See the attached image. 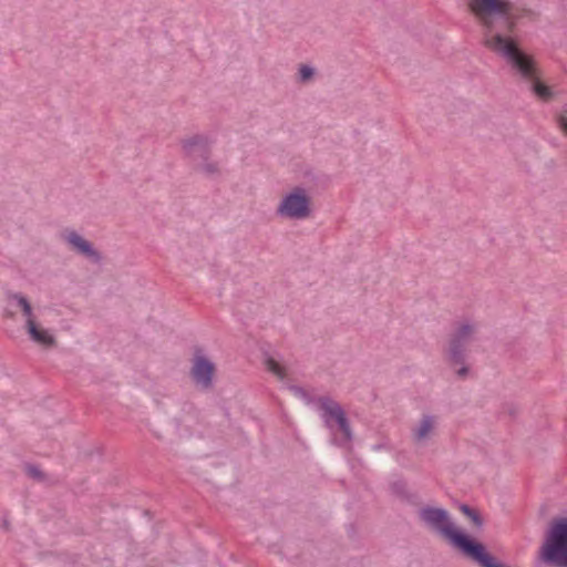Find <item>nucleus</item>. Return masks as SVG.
<instances>
[{
	"label": "nucleus",
	"mask_w": 567,
	"mask_h": 567,
	"mask_svg": "<svg viewBox=\"0 0 567 567\" xmlns=\"http://www.w3.org/2000/svg\"><path fill=\"white\" fill-rule=\"evenodd\" d=\"M290 390L298 391V390H302V389H301V388H299V386H295V385H293V386H290Z\"/></svg>",
	"instance_id": "26"
},
{
	"label": "nucleus",
	"mask_w": 567,
	"mask_h": 567,
	"mask_svg": "<svg viewBox=\"0 0 567 567\" xmlns=\"http://www.w3.org/2000/svg\"><path fill=\"white\" fill-rule=\"evenodd\" d=\"M435 420L431 415H424L417 427L413 430V437L416 441H422L431 433L434 429Z\"/></svg>",
	"instance_id": "15"
},
{
	"label": "nucleus",
	"mask_w": 567,
	"mask_h": 567,
	"mask_svg": "<svg viewBox=\"0 0 567 567\" xmlns=\"http://www.w3.org/2000/svg\"><path fill=\"white\" fill-rule=\"evenodd\" d=\"M312 403L315 409L320 413L324 425L331 432H334V423L337 422L338 417L346 412L342 406L329 396H320Z\"/></svg>",
	"instance_id": "9"
},
{
	"label": "nucleus",
	"mask_w": 567,
	"mask_h": 567,
	"mask_svg": "<svg viewBox=\"0 0 567 567\" xmlns=\"http://www.w3.org/2000/svg\"><path fill=\"white\" fill-rule=\"evenodd\" d=\"M482 567H506L504 564L497 563L496 559L489 555L486 550L485 553L476 560Z\"/></svg>",
	"instance_id": "17"
},
{
	"label": "nucleus",
	"mask_w": 567,
	"mask_h": 567,
	"mask_svg": "<svg viewBox=\"0 0 567 567\" xmlns=\"http://www.w3.org/2000/svg\"><path fill=\"white\" fill-rule=\"evenodd\" d=\"M526 56L529 61V76H523L515 68H511L513 69L515 74L519 75L520 79L529 83L530 90L534 92L535 95H537L543 101H549L554 95L551 89L539 81L533 58L527 53Z\"/></svg>",
	"instance_id": "11"
},
{
	"label": "nucleus",
	"mask_w": 567,
	"mask_h": 567,
	"mask_svg": "<svg viewBox=\"0 0 567 567\" xmlns=\"http://www.w3.org/2000/svg\"><path fill=\"white\" fill-rule=\"evenodd\" d=\"M192 362L190 377L194 382L204 389L212 388L213 378L216 372L214 362L204 354L200 348H195Z\"/></svg>",
	"instance_id": "7"
},
{
	"label": "nucleus",
	"mask_w": 567,
	"mask_h": 567,
	"mask_svg": "<svg viewBox=\"0 0 567 567\" xmlns=\"http://www.w3.org/2000/svg\"><path fill=\"white\" fill-rule=\"evenodd\" d=\"M298 393L301 395V398H302L303 400L309 401V396H310V394H311L312 392H306V391H302V392H298Z\"/></svg>",
	"instance_id": "25"
},
{
	"label": "nucleus",
	"mask_w": 567,
	"mask_h": 567,
	"mask_svg": "<svg viewBox=\"0 0 567 567\" xmlns=\"http://www.w3.org/2000/svg\"><path fill=\"white\" fill-rule=\"evenodd\" d=\"M461 368L456 371L457 377L464 378L468 373V367L465 365V362L463 364H460Z\"/></svg>",
	"instance_id": "23"
},
{
	"label": "nucleus",
	"mask_w": 567,
	"mask_h": 567,
	"mask_svg": "<svg viewBox=\"0 0 567 567\" xmlns=\"http://www.w3.org/2000/svg\"><path fill=\"white\" fill-rule=\"evenodd\" d=\"M334 442L339 446H349L353 440L350 422L347 417L346 412L340 415L334 423Z\"/></svg>",
	"instance_id": "13"
},
{
	"label": "nucleus",
	"mask_w": 567,
	"mask_h": 567,
	"mask_svg": "<svg viewBox=\"0 0 567 567\" xmlns=\"http://www.w3.org/2000/svg\"><path fill=\"white\" fill-rule=\"evenodd\" d=\"M182 147L186 157L195 165L200 161H207L212 151L207 138L203 135H194L182 141Z\"/></svg>",
	"instance_id": "8"
},
{
	"label": "nucleus",
	"mask_w": 567,
	"mask_h": 567,
	"mask_svg": "<svg viewBox=\"0 0 567 567\" xmlns=\"http://www.w3.org/2000/svg\"><path fill=\"white\" fill-rule=\"evenodd\" d=\"M391 489L393 491V493H395L399 496H405L406 488H405L404 482H394L391 485Z\"/></svg>",
	"instance_id": "22"
},
{
	"label": "nucleus",
	"mask_w": 567,
	"mask_h": 567,
	"mask_svg": "<svg viewBox=\"0 0 567 567\" xmlns=\"http://www.w3.org/2000/svg\"><path fill=\"white\" fill-rule=\"evenodd\" d=\"M262 362H264V364L266 367V370L268 372L274 374L279 380H285L286 379V377H287V369H286V365L279 359H277L276 357H274L270 353L266 352L264 354Z\"/></svg>",
	"instance_id": "14"
},
{
	"label": "nucleus",
	"mask_w": 567,
	"mask_h": 567,
	"mask_svg": "<svg viewBox=\"0 0 567 567\" xmlns=\"http://www.w3.org/2000/svg\"><path fill=\"white\" fill-rule=\"evenodd\" d=\"M557 122L564 134L567 135V105L564 106V109L557 116Z\"/></svg>",
	"instance_id": "20"
},
{
	"label": "nucleus",
	"mask_w": 567,
	"mask_h": 567,
	"mask_svg": "<svg viewBox=\"0 0 567 567\" xmlns=\"http://www.w3.org/2000/svg\"><path fill=\"white\" fill-rule=\"evenodd\" d=\"M7 297L9 300L17 302V306L21 309L22 315L25 318V329L30 339L39 344L45 347H52L55 344V339L47 330L40 329L35 322L33 309L30 301L22 293L8 292Z\"/></svg>",
	"instance_id": "5"
},
{
	"label": "nucleus",
	"mask_w": 567,
	"mask_h": 567,
	"mask_svg": "<svg viewBox=\"0 0 567 567\" xmlns=\"http://www.w3.org/2000/svg\"><path fill=\"white\" fill-rule=\"evenodd\" d=\"M540 563L551 567H567V518L555 522L538 550Z\"/></svg>",
	"instance_id": "3"
},
{
	"label": "nucleus",
	"mask_w": 567,
	"mask_h": 567,
	"mask_svg": "<svg viewBox=\"0 0 567 567\" xmlns=\"http://www.w3.org/2000/svg\"><path fill=\"white\" fill-rule=\"evenodd\" d=\"M312 403L315 409L320 413L324 425L331 432H334V423L337 422L338 417L346 412L342 406L329 396H320Z\"/></svg>",
	"instance_id": "10"
},
{
	"label": "nucleus",
	"mask_w": 567,
	"mask_h": 567,
	"mask_svg": "<svg viewBox=\"0 0 567 567\" xmlns=\"http://www.w3.org/2000/svg\"><path fill=\"white\" fill-rule=\"evenodd\" d=\"M420 518L430 527L437 529L447 537L461 551L473 560H477L486 550L485 546L470 536L456 530L443 508L424 507Z\"/></svg>",
	"instance_id": "2"
},
{
	"label": "nucleus",
	"mask_w": 567,
	"mask_h": 567,
	"mask_svg": "<svg viewBox=\"0 0 567 567\" xmlns=\"http://www.w3.org/2000/svg\"><path fill=\"white\" fill-rule=\"evenodd\" d=\"M315 75V69L307 64H301L299 68L298 78L299 81L305 83L310 81Z\"/></svg>",
	"instance_id": "18"
},
{
	"label": "nucleus",
	"mask_w": 567,
	"mask_h": 567,
	"mask_svg": "<svg viewBox=\"0 0 567 567\" xmlns=\"http://www.w3.org/2000/svg\"><path fill=\"white\" fill-rule=\"evenodd\" d=\"M195 171L203 173L208 177L217 176L220 174L219 165L217 162L200 161L195 165Z\"/></svg>",
	"instance_id": "16"
},
{
	"label": "nucleus",
	"mask_w": 567,
	"mask_h": 567,
	"mask_svg": "<svg viewBox=\"0 0 567 567\" xmlns=\"http://www.w3.org/2000/svg\"><path fill=\"white\" fill-rule=\"evenodd\" d=\"M27 474L38 481H42L44 478V474L40 471V468L35 465L28 464L25 466Z\"/></svg>",
	"instance_id": "19"
},
{
	"label": "nucleus",
	"mask_w": 567,
	"mask_h": 567,
	"mask_svg": "<svg viewBox=\"0 0 567 567\" xmlns=\"http://www.w3.org/2000/svg\"><path fill=\"white\" fill-rule=\"evenodd\" d=\"M468 8L484 28V44L501 55L523 76H529V61L517 41L507 33L513 32L512 6L507 0H470Z\"/></svg>",
	"instance_id": "1"
},
{
	"label": "nucleus",
	"mask_w": 567,
	"mask_h": 567,
	"mask_svg": "<svg viewBox=\"0 0 567 567\" xmlns=\"http://www.w3.org/2000/svg\"><path fill=\"white\" fill-rule=\"evenodd\" d=\"M476 326L468 321L457 323L449 338L447 359L454 364H463L466 359V346L472 341Z\"/></svg>",
	"instance_id": "4"
},
{
	"label": "nucleus",
	"mask_w": 567,
	"mask_h": 567,
	"mask_svg": "<svg viewBox=\"0 0 567 567\" xmlns=\"http://www.w3.org/2000/svg\"><path fill=\"white\" fill-rule=\"evenodd\" d=\"M467 517L472 520V523L477 527L481 528L483 526V518L477 509H473Z\"/></svg>",
	"instance_id": "21"
},
{
	"label": "nucleus",
	"mask_w": 567,
	"mask_h": 567,
	"mask_svg": "<svg viewBox=\"0 0 567 567\" xmlns=\"http://www.w3.org/2000/svg\"><path fill=\"white\" fill-rule=\"evenodd\" d=\"M310 214V197L301 187H296L287 194L277 208V215L290 219H305Z\"/></svg>",
	"instance_id": "6"
},
{
	"label": "nucleus",
	"mask_w": 567,
	"mask_h": 567,
	"mask_svg": "<svg viewBox=\"0 0 567 567\" xmlns=\"http://www.w3.org/2000/svg\"><path fill=\"white\" fill-rule=\"evenodd\" d=\"M65 240L80 255L85 256L91 261L100 264L102 255L92 246V244L72 230L65 236Z\"/></svg>",
	"instance_id": "12"
},
{
	"label": "nucleus",
	"mask_w": 567,
	"mask_h": 567,
	"mask_svg": "<svg viewBox=\"0 0 567 567\" xmlns=\"http://www.w3.org/2000/svg\"><path fill=\"white\" fill-rule=\"evenodd\" d=\"M473 509H474L473 507H471V506H468V505H466V504H461V505H460V511H461L465 516L470 515V514H471V512H472Z\"/></svg>",
	"instance_id": "24"
}]
</instances>
